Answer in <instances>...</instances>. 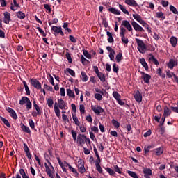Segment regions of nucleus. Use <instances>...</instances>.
Instances as JSON below:
<instances>
[{"label": "nucleus", "instance_id": "nucleus-1", "mask_svg": "<svg viewBox=\"0 0 178 178\" xmlns=\"http://www.w3.org/2000/svg\"><path fill=\"white\" fill-rule=\"evenodd\" d=\"M76 143L79 147H83L86 143L91 145V140L84 134H79L76 139Z\"/></svg>", "mask_w": 178, "mask_h": 178}, {"label": "nucleus", "instance_id": "nucleus-2", "mask_svg": "<svg viewBox=\"0 0 178 178\" xmlns=\"http://www.w3.org/2000/svg\"><path fill=\"white\" fill-rule=\"evenodd\" d=\"M136 42L138 44V49L140 54H145V51H147V47H145V44L143 40L136 38Z\"/></svg>", "mask_w": 178, "mask_h": 178}, {"label": "nucleus", "instance_id": "nucleus-3", "mask_svg": "<svg viewBox=\"0 0 178 178\" xmlns=\"http://www.w3.org/2000/svg\"><path fill=\"white\" fill-rule=\"evenodd\" d=\"M31 84L37 90H41V83L38 81L36 79H31Z\"/></svg>", "mask_w": 178, "mask_h": 178}, {"label": "nucleus", "instance_id": "nucleus-4", "mask_svg": "<svg viewBox=\"0 0 178 178\" xmlns=\"http://www.w3.org/2000/svg\"><path fill=\"white\" fill-rule=\"evenodd\" d=\"M170 113H172V111H170V109H169V108H168V106H165L164 107V113L162 117L163 123H165V120L167 116H170Z\"/></svg>", "mask_w": 178, "mask_h": 178}, {"label": "nucleus", "instance_id": "nucleus-5", "mask_svg": "<svg viewBox=\"0 0 178 178\" xmlns=\"http://www.w3.org/2000/svg\"><path fill=\"white\" fill-rule=\"evenodd\" d=\"M131 26L136 31H144L143 27H141V26L137 24V22H136L135 21H133L131 22Z\"/></svg>", "mask_w": 178, "mask_h": 178}, {"label": "nucleus", "instance_id": "nucleus-6", "mask_svg": "<svg viewBox=\"0 0 178 178\" xmlns=\"http://www.w3.org/2000/svg\"><path fill=\"white\" fill-rule=\"evenodd\" d=\"M6 111L10 113V116L13 118V119H17V115L16 114V112L13 108H10V107L6 108Z\"/></svg>", "mask_w": 178, "mask_h": 178}, {"label": "nucleus", "instance_id": "nucleus-7", "mask_svg": "<svg viewBox=\"0 0 178 178\" xmlns=\"http://www.w3.org/2000/svg\"><path fill=\"white\" fill-rule=\"evenodd\" d=\"M24 149L28 159H31V154L30 153V149H29V146H27V144L26 143H24Z\"/></svg>", "mask_w": 178, "mask_h": 178}, {"label": "nucleus", "instance_id": "nucleus-8", "mask_svg": "<svg viewBox=\"0 0 178 178\" xmlns=\"http://www.w3.org/2000/svg\"><path fill=\"white\" fill-rule=\"evenodd\" d=\"M91 108L93 112H95V113L97 115H99V113H102V112H104V110L101 108V106L95 107L94 106H92Z\"/></svg>", "mask_w": 178, "mask_h": 178}, {"label": "nucleus", "instance_id": "nucleus-9", "mask_svg": "<svg viewBox=\"0 0 178 178\" xmlns=\"http://www.w3.org/2000/svg\"><path fill=\"white\" fill-rule=\"evenodd\" d=\"M122 25L124 26L128 30V31H131V30H133V28L131 27V25L130 24V22H129V21H122Z\"/></svg>", "mask_w": 178, "mask_h": 178}, {"label": "nucleus", "instance_id": "nucleus-10", "mask_svg": "<svg viewBox=\"0 0 178 178\" xmlns=\"http://www.w3.org/2000/svg\"><path fill=\"white\" fill-rule=\"evenodd\" d=\"M9 22H10V13L5 12L3 22L6 23V24H9Z\"/></svg>", "mask_w": 178, "mask_h": 178}, {"label": "nucleus", "instance_id": "nucleus-11", "mask_svg": "<svg viewBox=\"0 0 178 178\" xmlns=\"http://www.w3.org/2000/svg\"><path fill=\"white\" fill-rule=\"evenodd\" d=\"M134 97L137 102L143 101V95L140 93V91H137Z\"/></svg>", "mask_w": 178, "mask_h": 178}, {"label": "nucleus", "instance_id": "nucleus-12", "mask_svg": "<svg viewBox=\"0 0 178 178\" xmlns=\"http://www.w3.org/2000/svg\"><path fill=\"white\" fill-rule=\"evenodd\" d=\"M149 60L150 62H153V63H154V65H159V62H158V60H156V58H155V57L154 56V55H152V54H149Z\"/></svg>", "mask_w": 178, "mask_h": 178}, {"label": "nucleus", "instance_id": "nucleus-13", "mask_svg": "<svg viewBox=\"0 0 178 178\" xmlns=\"http://www.w3.org/2000/svg\"><path fill=\"white\" fill-rule=\"evenodd\" d=\"M143 173L145 175V177L148 178L149 176H151V175H152V170H151L149 168H146L143 170Z\"/></svg>", "mask_w": 178, "mask_h": 178}, {"label": "nucleus", "instance_id": "nucleus-14", "mask_svg": "<svg viewBox=\"0 0 178 178\" xmlns=\"http://www.w3.org/2000/svg\"><path fill=\"white\" fill-rule=\"evenodd\" d=\"M21 129L24 133H27L28 134H30L31 133V131H30V129L24 125V124L21 123Z\"/></svg>", "mask_w": 178, "mask_h": 178}, {"label": "nucleus", "instance_id": "nucleus-15", "mask_svg": "<svg viewBox=\"0 0 178 178\" xmlns=\"http://www.w3.org/2000/svg\"><path fill=\"white\" fill-rule=\"evenodd\" d=\"M177 65V61L173 60H170L168 66L170 69H173L175 66Z\"/></svg>", "mask_w": 178, "mask_h": 178}, {"label": "nucleus", "instance_id": "nucleus-16", "mask_svg": "<svg viewBox=\"0 0 178 178\" xmlns=\"http://www.w3.org/2000/svg\"><path fill=\"white\" fill-rule=\"evenodd\" d=\"M125 3L129 5V6H137V2L136 0H125Z\"/></svg>", "mask_w": 178, "mask_h": 178}, {"label": "nucleus", "instance_id": "nucleus-17", "mask_svg": "<svg viewBox=\"0 0 178 178\" xmlns=\"http://www.w3.org/2000/svg\"><path fill=\"white\" fill-rule=\"evenodd\" d=\"M54 111L56 115V117L59 118L60 116V110H59L57 103H55V104H54Z\"/></svg>", "mask_w": 178, "mask_h": 178}, {"label": "nucleus", "instance_id": "nucleus-18", "mask_svg": "<svg viewBox=\"0 0 178 178\" xmlns=\"http://www.w3.org/2000/svg\"><path fill=\"white\" fill-rule=\"evenodd\" d=\"M58 106L60 109H65L66 108V104H65V101L62 99H58Z\"/></svg>", "mask_w": 178, "mask_h": 178}, {"label": "nucleus", "instance_id": "nucleus-19", "mask_svg": "<svg viewBox=\"0 0 178 178\" xmlns=\"http://www.w3.org/2000/svg\"><path fill=\"white\" fill-rule=\"evenodd\" d=\"M140 63L146 70H148V64H147V62H145V59L144 58H140Z\"/></svg>", "mask_w": 178, "mask_h": 178}, {"label": "nucleus", "instance_id": "nucleus-20", "mask_svg": "<svg viewBox=\"0 0 178 178\" xmlns=\"http://www.w3.org/2000/svg\"><path fill=\"white\" fill-rule=\"evenodd\" d=\"M142 79L146 84H148L149 83V80H151V76L148 74H146L142 76Z\"/></svg>", "mask_w": 178, "mask_h": 178}, {"label": "nucleus", "instance_id": "nucleus-21", "mask_svg": "<svg viewBox=\"0 0 178 178\" xmlns=\"http://www.w3.org/2000/svg\"><path fill=\"white\" fill-rule=\"evenodd\" d=\"M108 11L111 12V13H113V15H120V11H119V10L115 8H108Z\"/></svg>", "mask_w": 178, "mask_h": 178}, {"label": "nucleus", "instance_id": "nucleus-22", "mask_svg": "<svg viewBox=\"0 0 178 178\" xmlns=\"http://www.w3.org/2000/svg\"><path fill=\"white\" fill-rule=\"evenodd\" d=\"M65 163L66 164L65 166H68V168L71 172H72L75 175H79V173H77V170H76V169H74V168L72 167V165H70V164L67 163V162H65Z\"/></svg>", "mask_w": 178, "mask_h": 178}, {"label": "nucleus", "instance_id": "nucleus-23", "mask_svg": "<svg viewBox=\"0 0 178 178\" xmlns=\"http://www.w3.org/2000/svg\"><path fill=\"white\" fill-rule=\"evenodd\" d=\"M170 41L171 42V45H172V47H176L177 44V39L176 38V37H171V38L170 39Z\"/></svg>", "mask_w": 178, "mask_h": 178}, {"label": "nucleus", "instance_id": "nucleus-24", "mask_svg": "<svg viewBox=\"0 0 178 178\" xmlns=\"http://www.w3.org/2000/svg\"><path fill=\"white\" fill-rule=\"evenodd\" d=\"M29 100H30V99H29V97H24L19 101V105H24V104H27L28 101H29Z\"/></svg>", "mask_w": 178, "mask_h": 178}, {"label": "nucleus", "instance_id": "nucleus-25", "mask_svg": "<svg viewBox=\"0 0 178 178\" xmlns=\"http://www.w3.org/2000/svg\"><path fill=\"white\" fill-rule=\"evenodd\" d=\"M0 119L3 122V123H4V124L7 126V127H10V124L9 123V121H8V120L2 116H0Z\"/></svg>", "mask_w": 178, "mask_h": 178}, {"label": "nucleus", "instance_id": "nucleus-26", "mask_svg": "<svg viewBox=\"0 0 178 178\" xmlns=\"http://www.w3.org/2000/svg\"><path fill=\"white\" fill-rule=\"evenodd\" d=\"M111 123L113 124V126H114V127H115V129H119L120 124L116 120L113 119L111 121Z\"/></svg>", "mask_w": 178, "mask_h": 178}, {"label": "nucleus", "instance_id": "nucleus-27", "mask_svg": "<svg viewBox=\"0 0 178 178\" xmlns=\"http://www.w3.org/2000/svg\"><path fill=\"white\" fill-rule=\"evenodd\" d=\"M17 17L18 19H24V17H26V15L22 11H19L17 13Z\"/></svg>", "mask_w": 178, "mask_h": 178}, {"label": "nucleus", "instance_id": "nucleus-28", "mask_svg": "<svg viewBox=\"0 0 178 178\" xmlns=\"http://www.w3.org/2000/svg\"><path fill=\"white\" fill-rule=\"evenodd\" d=\"M67 95H68V97H71L72 98H74L75 97L74 92L70 89H67Z\"/></svg>", "mask_w": 178, "mask_h": 178}, {"label": "nucleus", "instance_id": "nucleus-29", "mask_svg": "<svg viewBox=\"0 0 178 178\" xmlns=\"http://www.w3.org/2000/svg\"><path fill=\"white\" fill-rule=\"evenodd\" d=\"M23 84L25 87V91L26 92V95H30V89L29 88V86H27V83L26 82V81H23Z\"/></svg>", "mask_w": 178, "mask_h": 178}, {"label": "nucleus", "instance_id": "nucleus-30", "mask_svg": "<svg viewBox=\"0 0 178 178\" xmlns=\"http://www.w3.org/2000/svg\"><path fill=\"white\" fill-rule=\"evenodd\" d=\"M95 166L99 173H102V168H101V165H99V163H98V161H95Z\"/></svg>", "mask_w": 178, "mask_h": 178}, {"label": "nucleus", "instance_id": "nucleus-31", "mask_svg": "<svg viewBox=\"0 0 178 178\" xmlns=\"http://www.w3.org/2000/svg\"><path fill=\"white\" fill-rule=\"evenodd\" d=\"M156 17L159 19H162V20H165V15H163V13L162 12H158L156 13Z\"/></svg>", "mask_w": 178, "mask_h": 178}, {"label": "nucleus", "instance_id": "nucleus-32", "mask_svg": "<svg viewBox=\"0 0 178 178\" xmlns=\"http://www.w3.org/2000/svg\"><path fill=\"white\" fill-rule=\"evenodd\" d=\"M119 8L122 10V12H123V13H124L125 15H129V11L126 10V8H124V6H122V4H119Z\"/></svg>", "mask_w": 178, "mask_h": 178}, {"label": "nucleus", "instance_id": "nucleus-33", "mask_svg": "<svg viewBox=\"0 0 178 178\" xmlns=\"http://www.w3.org/2000/svg\"><path fill=\"white\" fill-rule=\"evenodd\" d=\"M107 35L108 37V42L112 44V42H113V37L112 36V33H111V32L109 31H107Z\"/></svg>", "mask_w": 178, "mask_h": 178}, {"label": "nucleus", "instance_id": "nucleus-34", "mask_svg": "<svg viewBox=\"0 0 178 178\" xmlns=\"http://www.w3.org/2000/svg\"><path fill=\"white\" fill-rule=\"evenodd\" d=\"M170 10L171 12H172V13H174V15H178L177 9H176L175 6L170 5Z\"/></svg>", "mask_w": 178, "mask_h": 178}, {"label": "nucleus", "instance_id": "nucleus-35", "mask_svg": "<svg viewBox=\"0 0 178 178\" xmlns=\"http://www.w3.org/2000/svg\"><path fill=\"white\" fill-rule=\"evenodd\" d=\"M72 119L76 126H80V122L79 121V118H77V116L72 114Z\"/></svg>", "mask_w": 178, "mask_h": 178}, {"label": "nucleus", "instance_id": "nucleus-36", "mask_svg": "<svg viewBox=\"0 0 178 178\" xmlns=\"http://www.w3.org/2000/svg\"><path fill=\"white\" fill-rule=\"evenodd\" d=\"M66 72H67V73L71 74L72 76V77H76V73L74 72V71L73 70H72L70 68H67Z\"/></svg>", "mask_w": 178, "mask_h": 178}, {"label": "nucleus", "instance_id": "nucleus-37", "mask_svg": "<svg viewBox=\"0 0 178 178\" xmlns=\"http://www.w3.org/2000/svg\"><path fill=\"white\" fill-rule=\"evenodd\" d=\"M122 58H123V55L122 54V53H119L116 55L115 59L118 63H119L122 60Z\"/></svg>", "mask_w": 178, "mask_h": 178}, {"label": "nucleus", "instance_id": "nucleus-38", "mask_svg": "<svg viewBox=\"0 0 178 178\" xmlns=\"http://www.w3.org/2000/svg\"><path fill=\"white\" fill-rule=\"evenodd\" d=\"M97 76L99 77V80L102 81V83L105 82V75L100 72Z\"/></svg>", "mask_w": 178, "mask_h": 178}, {"label": "nucleus", "instance_id": "nucleus-39", "mask_svg": "<svg viewBox=\"0 0 178 178\" xmlns=\"http://www.w3.org/2000/svg\"><path fill=\"white\" fill-rule=\"evenodd\" d=\"M127 173L128 175H129V176H131V177L138 178V176L137 175V174L133 171H128Z\"/></svg>", "mask_w": 178, "mask_h": 178}, {"label": "nucleus", "instance_id": "nucleus-40", "mask_svg": "<svg viewBox=\"0 0 178 178\" xmlns=\"http://www.w3.org/2000/svg\"><path fill=\"white\" fill-rule=\"evenodd\" d=\"M62 28L60 26L58 27L56 26H53L51 27V30L54 31V33H57L58 34H59V30H60Z\"/></svg>", "mask_w": 178, "mask_h": 178}, {"label": "nucleus", "instance_id": "nucleus-41", "mask_svg": "<svg viewBox=\"0 0 178 178\" xmlns=\"http://www.w3.org/2000/svg\"><path fill=\"white\" fill-rule=\"evenodd\" d=\"M133 17L135 19V20H137V22H140L142 19L141 16L138 15V14H133Z\"/></svg>", "mask_w": 178, "mask_h": 178}, {"label": "nucleus", "instance_id": "nucleus-42", "mask_svg": "<svg viewBox=\"0 0 178 178\" xmlns=\"http://www.w3.org/2000/svg\"><path fill=\"white\" fill-rule=\"evenodd\" d=\"M44 158L47 161V162L49 163V165L50 166H51V168L54 169V167L52 166V164H51V162H49V156L48 155V154H44Z\"/></svg>", "mask_w": 178, "mask_h": 178}, {"label": "nucleus", "instance_id": "nucleus-43", "mask_svg": "<svg viewBox=\"0 0 178 178\" xmlns=\"http://www.w3.org/2000/svg\"><path fill=\"white\" fill-rule=\"evenodd\" d=\"M81 76H82V81H87L88 80V77L87 76V74H86V72H81Z\"/></svg>", "mask_w": 178, "mask_h": 178}, {"label": "nucleus", "instance_id": "nucleus-44", "mask_svg": "<svg viewBox=\"0 0 178 178\" xmlns=\"http://www.w3.org/2000/svg\"><path fill=\"white\" fill-rule=\"evenodd\" d=\"M83 53L86 58H87L88 59H91V54H90L87 50H83Z\"/></svg>", "mask_w": 178, "mask_h": 178}, {"label": "nucleus", "instance_id": "nucleus-45", "mask_svg": "<svg viewBox=\"0 0 178 178\" xmlns=\"http://www.w3.org/2000/svg\"><path fill=\"white\" fill-rule=\"evenodd\" d=\"M81 59L83 65H88L90 63V61L86 59L83 56H81Z\"/></svg>", "mask_w": 178, "mask_h": 178}, {"label": "nucleus", "instance_id": "nucleus-46", "mask_svg": "<svg viewBox=\"0 0 178 178\" xmlns=\"http://www.w3.org/2000/svg\"><path fill=\"white\" fill-rule=\"evenodd\" d=\"M155 152H156V155H158V156L162 155V154H163V150L161 147L157 148Z\"/></svg>", "mask_w": 178, "mask_h": 178}, {"label": "nucleus", "instance_id": "nucleus-47", "mask_svg": "<svg viewBox=\"0 0 178 178\" xmlns=\"http://www.w3.org/2000/svg\"><path fill=\"white\" fill-rule=\"evenodd\" d=\"M124 33H126V29L121 27L120 31V37H124Z\"/></svg>", "mask_w": 178, "mask_h": 178}, {"label": "nucleus", "instance_id": "nucleus-48", "mask_svg": "<svg viewBox=\"0 0 178 178\" xmlns=\"http://www.w3.org/2000/svg\"><path fill=\"white\" fill-rule=\"evenodd\" d=\"M95 98L97 99V101H102V95L99 93L95 94Z\"/></svg>", "mask_w": 178, "mask_h": 178}, {"label": "nucleus", "instance_id": "nucleus-49", "mask_svg": "<svg viewBox=\"0 0 178 178\" xmlns=\"http://www.w3.org/2000/svg\"><path fill=\"white\" fill-rule=\"evenodd\" d=\"M113 96L116 99V101L119 100V99L120 98V95H119V93H118V92H113Z\"/></svg>", "mask_w": 178, "mask_h": 178}, {"label": "nucleus", "instance_id": "nucleus-50", "mask_svg": "<svg viewBox=\"0 0 178 178\" xmlns=\"http://www.w3.org/2000/svg\"><path fill=\"white\" fill-rule=\"evenodd\" d=\"M106 170L108 172V173H109V175H111V176H113V175H115V171L111 168H106Z\"/></svg>", "mask_w": 178, "mask_h": 178}, {"label": "nucleus", "instance_id": "nucleus-51", "mask_svg": "<svg viewBox=\"0 0 178 178\" xmlns=\"http://www.w3.org/2000/svg\"><path fill=\"white\" fill-rule=\"evenodd\" d=\"M37 29L38 30L39 33H40V34H42V35L43 37H47V33H45V32H44V31L41 28L38 26Z\"/></svg>", "mask_w": 178, "mask_h": 178}, {"label": "nucleus", "instance_id": "nucleus-52", "mask_svg": "<svg viewBox=\"0 0 178 178\" xmlns=\"http://www.w3.org/2000/svg\"><path fill=\"white\" fill-rule=\"evenodd\" d=\"M47 105L49 106V108H51L52 105H54V100L51 98H49L47 99Z\"/></svg>", "mask_w": 178, "mask_h": 178}, {"label": "nucleus", "instance_id": "nucleus-53", "mask_svg": "<svg viewBox=\"0 0 178 178\" xmlns=\"http://www.w3.org/2000/svg\"><path fill=\"white\" fill-rule=\"evenodd\" d=\"M71 134L73 137L74 141H76V140H77V133H76V131L72 130Z\"/></svg>", "mask_w": 178, "mask_h": 178}, {"label": "nucleus", "instance_id": "nucleus-54", "mask_svg": "<svg viewBox=\"0 0 178 178\" xmlns=\"http://www.w3.org/2000/svg\"><path fill=\"white\" fill-rule=\"evenodd\" d=\"M115 55H116V53L115 51L109 54V58L111 60H115Z\"/></svg>", "mask_w": 178, "mask_h": 178}, {"label": "nucleus", "instance_id": "nucleus-55", "mask_svg": "<svg viewBox=\"0 0 178 178\" xmlns=\"http://www.w3.org/2000/svg\"><path fill=\"white\" fill-rule=\"evenodd\" d=\"M78 169H79V172H80V173H84L86 172V168H84V165L78 167Z\"/></svg>", "mask_w": 178, "mask_h": 178}, {"label": "nucleus", "instance_id": "nucleus-56", "mask_svg": "<svg viewBox=\"0 0 178 178\" xmlns=\"http://www.w3.org/2000/svg\"><path fill=\"white\" fill-rule=\"evenodd\" d=\"M44 88L45 90H47V91H52V90H54V88H52V86H48L47 84L44 85Z\"/></svg>", "mask_w": 178, "mask_h": 178}, {"label": "nucleus", "instance_id": "nucleus-57", "mask_svg": "<svg viewBox=\"0 0 178 178\" xmlns=\"http://www.w3.org/2000/svg\"><path fill=\"white\" fill-rule=\"evenodd\" d=\"M29 123L30 127L32 128L33 130H34L35 129L34 121H33V120H29Z\"/></svg>", "mask_w": 178, "mask_h": 178}, {"label": "nucleus", "instance_id": "nucleus-58", "mask_svg": "<svg viewBox=\"0 0 178 178\" xmlns=\"http://www.w3.org/2000/svg\"><path fill=\"white\" fill-rule=\"evenodd\" d=\"M85 109H86V108L84 107V105L81 104L79 106V111H80L81 113H85V112H86Z\"/></svg>", "mask_w": 178, "mask_h": 178}, {"label": "nucleus", "instance_id": "nucleus-59", "mask_svg": "<svg viewBox=\"0 0 178 178\" xmlns=\"http://www.w3.org/2000/svg\"><path fill=\"white\" fill-rule=\"evenodd\" d=\"M46 172L51 178H54V175H52V172H51V168L46 169Z\"/></svg>", "mask_w": 178, "mask_h": 178}, {"label": "nucleus", "instance_id": "nucleus-60", "mask_svg": "<svg viewBox=\"0 0 178 178\" xmlns=\"http://www.w3.org/2000/svg\"><path fill=\"white\" fill-rule=\"evenodd\" d=\"M113 70L115 73H118V71L119 70V67L116 66V63H114L113 65Z\"/></svg>", "mask_w": 178, "mask_h": 178}, {"label": "nucleus", "instance_id": "nucleus-61", "mask_svg": "<svg viewBox=\"0 0 178 178\" xmlns=\"http://www.w3.org/2000/svg\"><path fill=\"white\" fill-rule=\"evenodd\" d=\"M60 93L61 97H65L66 95V92L65 91L64 88H60Z\"/></svg>", "mask_w": 178, "mask_h": 178}, {"label": "nucleus", "instance_id": "nucleus-62", "mask_svg": "<svg viewBox=\"0 0 178 178\" xmlns=\"http://www.w3.org/2000/svg\"><path fill=\"white\" fill-rule=\"evenodd\" d=\"M161 5L164 7L166 8L169 5V1H166L165 0H162L161 2Z\"/></svg>", "mask_w": 178, "mask_h": 178}, {"label": "nucleus", "instance_id": "nucleus-63", "mask_svg": "<svg viewBox=\"0 0 178 178\" xmlns=\"http://www.w3.org/2000/svg\"><path fill=\"white\" fill-rule=\"evenodd\" d=\"M34 108H35V111H37V113L39 115H41V109L40 108V106H38V105H35Z\"/></svg>", "mask_w": 178, "mask_h": 178}, {"label": "nucleus", "instance_id": "nucleus-64", "mask_svg": "<svg viewBox=\"0 0 178 178\" xmlns=\"http://www.w3.org/2000/svg\"><path fill=\"white\" fill-rule=\"evenodd\" d=\"M31 102H30V100H29L26 103V109H31Z\"/></svg>", "mask_w": 178, "mask_h": 178}]
</instances>
